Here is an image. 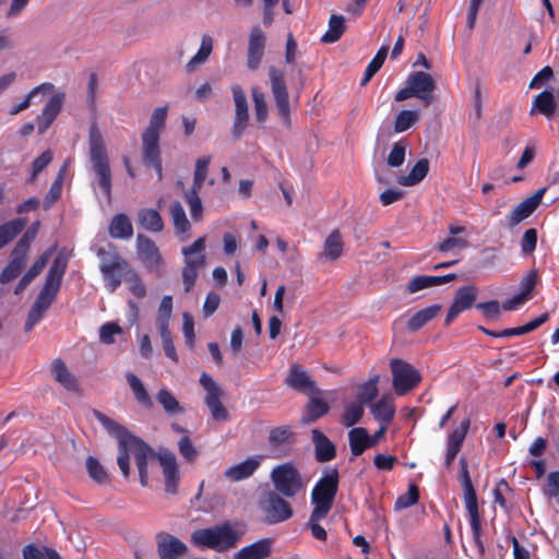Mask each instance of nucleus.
I'll return each instance as SVG.
<instances>
[{
    "label": "nucleus",
    "mask_w": 559,
    "mask_h": 559,
    "mask_svg": "<svg viewBox=\"0 0 559 559\" xmlns=\"http://www.w3.org/2000/svg\"><path fill=\"white\" fill-rule=\"evenodd\" d=\"M127 381L134 394L135 400L145 407L152 406V400L141 380L132 372L126 374Z\"/></svg>",
    "instance_id": "obj_45"
},
{
    "label": "nucleus",
    "mask_w": 559,
    "mask_h": 559,
    "mask_svg": "<svg viewBox=\"0 0 559 559\" xmlns=\"http://www.w3.org/2000/svg\"><path fill=\"white\" fill-rule=\"evenodd\" d=\"M138 222L142 228L151 233H160L164 222L160 214L153 209H141L138 212Z\"/></svg>",
    "instance_id": "obj_36"
},
{
    "label": "nucleus",
    "mask_w": 559,
    "mask_h": 559,
    "mask_svg": "<svg viewBox=\"0 0 559 559\" xmlns=\"http://www.w3.org/2000/svg\"><path fill=\"white\" fill-rule=\"evenodd\" d=\"M211 163V156H203L195 163L192 188L202 189L207 177V169Z\"/></svg>",
    "instance_id": "obj_58"
},
{
    "label": "nucleus",
    "mask_w": 559,
    "mask_h": 559,
    "mask_svg": "<svg viewBox=\"0 0 559 559\" xmlns=\"http://www.w3.org/2000/svg\"><path fill=\"white\" fill-rule=\"evenodd\" d=\"M200 191H201V189H195V188L191 187L185 193L186 201L190 207L191 217L194 221L201 218L202 213H203V206H202V202H201V199L199 195Z\"/></svg>",
    "instance_id": "obj_56"
},
{
    "label": "nucleus",
    "mask_w": 559,
    "mask_h": 559,
    "mask_svg": "<svg viewBox=\"0 0 559 559\" xmlns=\"http://www.w3.org/2000/svg\"><path fill=\"white\" fill-rule=\"evenodd\" d=\"M330 412V405L321 397L310 396L309 401L305 406V412L301 416L300 423L309 425Z\"/></svg>",
    "instance_id": "obj_32"
},
{
    "label": "nucleus",
    "mask_w": 559,
    "mask_h": 559,
    "mask_svg": "<svg viewBox=\"0 0 559 559\" xmlns=\"http://www.w3.org/2000/svg\"><path fill=\"white\" fill-rule=\"evenodd\" d=\"M371 413L376 420L381 425L388 426L395 415L393 397L390 394L383 395L371 406Z\"/></svg>",
    "instance_id": "obj_33"
},
{
    "label": "nucleus",
    "mask_w": 559,
    "mask_h": 559,
    "mask_svg": "<svg viewBox=\"0 0 559 559\" xmlns=\"http://www.w3.org/2000/svg\"><path fill=\"white\" fill-rule=\"evenodd\" d=\"M86 469L88 476L97 484H106L109 481V476L100 462L94 456H87Z\"/></svg>",
    "instance_id": "obj_52"
},
{
    "label": "nucleus",
    "mask_w": 559,
    "mask_h": 559,
    "mask_svg": "<svg viewBox=\"0 0 559 559\" xmlns=\"http://www.w3.org/2000/svg\"><path fill=\"white\" fill-rule=\"evenodd\" d=\"M441 305H432L415 312L407 321V330L417 332L431 321L441 310Z\"/></svg>",
    "instance_id": "obj_35"
},
{
    "label": "nucleus",
    "mask_w": 559,
    "mask_h": 559,
    "mask_svg": "<svg viewBox=\"0 0 559 559\" xmlns=\"http://www.w3.org/2000/svg\"><path fill=\"white\" fill-rule=\"evenodd\" d=\"M251 95L254 107V118L258 123L263 124L266 121L269 114L265 94L258 87H252Z\"/></svg>",
    "instance_id": "obj_49"
},
{
    "label": "nucleus",
    "mask_w": 559,
    "mask_h": 559,
    "mask_svg": "<svg viewBox=\"0 0 559 559\" xmlns=\"http://www.w3.org/2000/svg\"><path fill=\"white\" fill-rule=\"evenodd\" d=\"M273 540L261 538L248 546L242 547L234 555V559H266L271 556Z\"/></svg>",
    "instance_id": "obj_27"
},
{
    "label": "nucleus",
    "mask_w": 559,
    "mask_h": 559,
    "mask_svg": "<svg viewBox=\"0 0 559 559\" xmlns=\"http://www.w3.org/2000/svg\"><path fill=\"white\" fill-rule=\"evenodd\" d=\"M294 432L288 426H278L273 428L269 435V443L273 447H280L285 443H293Z\"/></svg>",
    "instance_id": "obj_53"
},
{
    "label": "nucleus",
    "mask_w": 559,
    "mask_h": 559,
    "mask_svg": "<svg viewBox=\"0 0 559 559\" xmlns=\"http://www.w3.org/2000/svg\"><path fill=\"white\" fill-rule=\"evenodd\" d=\"M364 415V407L360 403L347 404L342 415V424L345 427L355 426Z\"/></svg>",
    "instance_id": "obj_54"
},
{
    "label": "nucleus",
    "mask_w": 559,
    "mask_h": 559,
    "mask_svg": "<svg viewBox=\"0 0 559 559\" xmlns=\"http://www.w3.org/2000/svg\"><path fill=\"white\" fill-rule=\"evenodd\" d=\"M269 78L278 116L284 126L290 127L289 95L285 82V73L283 70L272 66L269 68Z\"/></svg>",
    "instance_id": "obj_13"
},
{
    "label": "nucleus",
    "mask_w": 559,
    "mask_h": 559,
    "mask_svg": "<svg viewBox=\"0 0 559 559\" xmlns=\"http://www.w3.org/2000/svg\"><path fill=\"white\" fill-rule=\"evenodd\" d=\"M406 144L404 141H397L393 144L391 152L386 158L390 167H400L405 160Z\"/></svg>",
    "instance_id": "obj_62"
},
{
    "label": "nucleus",
    "mask_w": 559,
    "mask_h": 559,
    "mask_svg": "<svg viewBox=\"0 0 559 559\" xmlns=\"http://www.w3.org/2000/svg\"><path fill=\"white\" fill-rule=\"evenodd\" d=\"M419 499V488L416 484H411L405 493L397 497L395 501V509L402 510L407 509L418 502Z\"/></svg>",
    "instance_id": "obj_57"
},
{
    "label": "nucleus",
    "mask_w": 559,
    "mask_h": 559,
    "mask_svg": "<svg viewBox=\"0 0 559 559\" xmlns=\"http://www.w3.org/2000/svg\"><path fill=\"white\" fill-rule=\"evenodd\" d=\"M344 243L342 235L338 229H334L326 237L323 243V250L318 255L319 261L331 260L334 261L343 254Z\"/></svg>",
    "instance_id": "obj_31"
},
{
    "label": "nucleus",
    "mask_w": 559,
    "mask_h": 559,
    "mask_svg": "<svg viewBox=\"0 0 559 559\" xmlns=\"http://www.w3.org/2000/svg\"><path fill=\"white\" fill-rule=\"evenodd\" d=\"M287 499L278 492L264 491L258 501L262 522L266 525H276L290 520L294 515V509Z\"/></svg>",
    "instance_id": "obj_7"
},
{
    "label": "nucleus",
    "mask_w": 559,
    "mask_h": 559,
    "mask_svg": "<svg viewBox=\"0 0 559 559\" xmlns=\"http://www.w3.org/2000/svg\"><path fill=\"white\" fill-rule=\"evenodd\" d=\"M436 83L432 76L423 71L411 73L406 81V86L395 94L396 102H403L411 97L420 99L425 106H429L433 102V91Z\"/></svg>",
    "instance_id": "obj_9"
},
{
    "label": "nucleus",
    "mask_w": 559,
    "mask_h": 559,
    "mask_svg": "<svg viewBox=\"0 0 559 559\" xmlns=\"http://www.w3.org/2000/svg\"><path fill=\"white\" fill-rule=\"evenodd\" d=\"M240 535L229 522L209 528H200L191 534V543L199 548H209L218 552L234 548Z\"/></svg>",
    "instance_id": "obj_4"
},
{
    "label": "nucleus",
    "mask_w": 559,
    "mask_h": 559,
    "mask_svg": "<svg viewBox=\"0 0 559 559\" xmlns=\"http://www.w3.org/2000/svg\"><path fill=\"white\" fill-rule=\"evenodd\" d=\"M231 93L235 103V118L231 134L235 140H239L249 124V108L247 96L239 84L231 86Z\"/></svg>",
    "instance_id": "obj_16"
},
{
    "label": "nucleus",
    "mask_w": 559,
    "mask_h": 559,
    "mask_svg": "<svg viewBox=\"0 0 559 559\" xmlns=\"http://www.w3.org/2000/svg\"><path fill=\"white\" fill-rule=\"evenodd\" d=\"M156 399L167 414L177 415L183 413V407L180 406L179 402L169 390L160 389L157 392Z\"/></svg>",
    "instance_id": "obj_48"
},
{
    "label": "nucleus",
    "mask_w": 559,
    "mask_h": 559,
    "mask_svg": "<svg viewBox=\"0 0 559 559\" xmlns=\"http://www.w3.org/2000/svg\"><path fill=\"white\" fill-rule=\"evenodd\" d=\"M122 329L121 326L116 322H107L103 324L99 329V341L103 344H114L115 343V335L121 334Z\"/></svg>",
    "instance_id": "obj_64"
},
{
    "label": "nucleus",
    "mask_w": 559,
    "mask_h": 559,
    "mask_svg": "<svg viewBox=\"0 0 559 559\" xmlns=\"http://www.w3.org/2000/svg\"><path fill=\"white\" fill-rule=\"evenodd\" d=\"M533 110H537L546 118L551 119L556 111V100L554 94L547 90L539 93L534 99L532 111Z\"/></svg>",
    "instance_id": "obj_41"
},
{
    "label": "nucleus",
    "mask_w": 559,
    "mask_h": 559,
    "mask_svg": "<svg viewBox=\"0 0 559 559\" xmlns=\"http://www.w3.org/2000/svg\"><path fill=\"white\" fill-rule=\"evenodd\" d=\"M123 282L128 284L129 290L138 299L146 296V287L139 273L132 266L127 271Z\"/></svg>",
    "instance_id": "obj_50"
},
{
    "label": "nucleus",
    "mask_w": 559,
    "mask_h": 559,
    "mask_svg": "<svg viewBox=\"0 0 559 559\" xmlns=\"http://www.w3.org/2000/svg\"><path fill=\"white\" fill-rule=\"evenodd\" d=\"M346 29L345 19L343 15L332 14L329 20V28L322 35L321 41L325 44H333L340 40Z\"/></svg>",
    "instance_id": "obj_40"
},
{
    "label": "nucleus",
    "mask_w": 559,
    "mask_h": 559,
    "mask_svg": "<svg viewBox=\"0 0 559 559\" xmlns=\"http://www.w3.org/2000/svg\"><path fill=\"white\" fill-rule=\"evenodd\" d=\"M261 461L258 457H248L224 472V476L230 481H240L249 478L260 467Z\"/></svg>",
    "instance_id": "obj_28"
},
{
    "label": "nucleus",
    "mask_w": 559,
    "mask_h": 559,
    "mask_svg": "<svg viewBox=\"0 0 559 559\" xmlns=\"http://www.w3.org/2000/svg\"><path fill=\"white\" fill-rule=\"evenodd\" d=\"M266 37L259 26H253L249 34L247 66L251 70H257L264 56Z\"/></svg>",
    "instance_id": "obj_23"
},
{
    "label": "nucleus",
    "mask_w": 559,
    "mask_h": 559,
    "mask_svg": "<svg viewBox=\"0 0 559 559\" xmlns=\"http://www.w3.org/2000/svg\"><path fill=\"white\" fill-rule=\"evenodd\" d=\"M389 52V45H383L376 53V56L368 63L364 78L361 80V85H366L372 76L381 69L383 66L385 58Z\"/></svg>",
    "instance_id": "obj_44"
},
{
    "label": "nucleus",
    "mask_w": 559,
    "mask_h": 559,
    "mask_svg": "<svg viewBox=\"0 0 559 559\" xmlns=\"http://www.w3.org/2000/svg\"><path fill=\"white\" fill-rule=\"evenodd\" d=\"M340 484V473L337 468H331L316 483L311 491V503L314 510V516H321L322 513H329L332 510Z\"/></svg>",
    "instance_id": "obj_6"
},
{
    "label": "nucleus",
    "mask_w": 559,
    "mask_h": 559,
    "mask_svg": "<svg viewBox=\"0 0 559 559\" xmlns=\"http://www.w3.org/2000/svg\"><path fill=\"white\" fill-rule=\"evenodd\" d=\"M88 158L94 179L91 182L92 189L99 190L104 198L111 202L112 199V171L106 144L96 119H93L88 127Z\"/></svg>",
    "instance_id": "obj_1"
},
{
    "label": "nucleus",
    "mask_w": 559,
    "mask_h": 559,
    "mask_svg": "<svg viewBox=\"0 0 559 559\" xmlns=\"http://www.w3.org/2000/svg\"><path fill=\"white\" fill-rule=\"evenodd\" d=\"M68 259L59 253L52 261L45 278L44 286L36 297L25 322V331H31L44 317L55 301L67 271Z\"/></svg>",
    "instance_id": "obj_2"
},
{
    "label": "nucleus",
    "mask_w": 559,
    "mask_h": 559,
    "mask_svg": "<svg viewBox=\"0 0 559 559\" xmlns=\"http://www.w3.org/2000/svg\"><path fill=\"white\" fill-rule=\"evenodd\" d=\"M471 427V419H464L448 437L447 445L461 449Z\"/></svg>",
    "instance_id": "obj_59"
},
{
    "label": "nucleus",
    "mask_w": 559,
    "mask_h": 559,
    "mask_svg": "<svg viewBox=\"0 0 559 559\" xmlns=\"http://www.w3.org/2000/svg\"><path fill=\"white\" fill-rule=\"evenodd\" d=\"M205 238L200 237L192 245L183 247L181 253L185 257V266L182 269V281L185 290L192 289L198 277L199 269L205 265Z\"/></svg>",
    "instance_id": "obj_10"
},
{
    "label": "nucleus",
    "mask_w": 559,
    "mask_h": 559,
    "mask_svg": "<svg viewBox=\"0 0 559 559\" xmlns=\"http://www.w3.org/2000/svg\"><path fill=\"white\" fill-rule=\"evenodd\" d=\"M156 540L160 559H178L188 551L187 545L169 533L159 532L156 535Z\"/></svg>",
    "instance_id": "obj_21"
},
{
    "label": "nucleus",
    "mask_w": 559,
    "mask_h": 559,
    "mask_svg": "<svg viewBox=\"0 0 559 559\" xmlns=\"http://www.w3.org/2000/svg\"><path fill=\"white\" fill-rule=\"evenodd\" d=\"M51 372L55 380L60 383L66 390L75 392L79 390L76 378L61 358H56L51 362Z\"/></svg>",
    "instance_id": "obj_30"
},
{
    "label": "nucleus",
    "mask_w": 559,
    "mask_h": 559,
    "mask_svg": "<svg viewBox=\"0 0 559 559\" xmlns=\"http://www.w3.org/2000/svg\"><path fill=\"white\" fill-rule=\"evenodd\" d=\"M170 214L177 235H185L191 229L186 212L179 202L171 204Z\"/></svg>",
    "instance_id": "obj_46"
},
{
    "label": "nucleus",
    "mask_w": 559,
    "mask_h": 559,
    "mask_svg": "<svg viewBox=\"0 0 559 559\" xmlns=\"http://www.w3.org/2000/svg\"><path fill=\"white\" fill-rule=\"evenodd\" d=\"M419 120V114L416 110H402L394 120V131L402 133L408 130L413 124Z\"/></svg>",
    "instance_id": "obj_51"
},
{
    "label": "nucleus",
    "mask_w": 559,
    "mask_h": 559,
    "mask_svg": "<svg viewBox=\"0 0 559 559\" xmlns=\"http://www.w3.org/2000/svg\"><path fill=\"white\" fill-rule=\"evenodd\" d=\"M156 457L162 467L166 493L176 495L180 481V472L175 454L170 451H163Z\"/></svg>",
    "instance_id": "obj_19"
},
{
    "label": "nucleus",
    "mask_w": 559,
    "mask_h": 559,
    "mask_svg": "<svg viewBox=\"0 0 559 559\" xmlns=\"http://www.w3.org/2000/svg\"><path fill=\"white\" fill-rule=\"evenodd\" d=\"M348 442L353 456H359L367 449L376 445V440H371L367 429L362 427H354L349 430Z\"/></svg>",
    "instance_id": "obj_29"
},
{
    "label": "nucleus",
    "mask_w": 559,
    "mask_h": 559,
    "mask_svg": "<svg viewBox=\"0 0 559 559\" xmlns=\"http://www.w3.org/2000/svg\"><path fill=\"white\" fill-rule=\"evenodd\" d=\"M142 160L146 167L154 168L157 179H163V166L159 146L142 147Z\"/></svg>",
    "instance_id": "obj_43"
},
{
    "label": "nucleus",
    "mask_w": 559,
    "mask_h": 559,
    "mask_svg": "<svg viewBox=\"0 0 559 559\" xmlns=\"http://www.w3.org/2000/svg\"><path fill=\"white\" fill-rule=\"evenodd\" d=\"M159 334L162 338L163 349L165 355L170 358L174 362L178 361V355L174 345L173 335L169 328H160Z\"/></svg>",
    "instance_id": "obj_63"
},
{
    "label": "nucleus",
    "mask_w": 559,
    "mask_h": 559,
    "mask_svg": "<svg viewBox=\"0 0 559 559\" xmlns=\"http://www.w3.org/2000/svg\"><path fill=\"white\" fill-rule=\"evenodd\" d=\"M546 188L538 189L534 194L521 201L508 216V225L513 227L530 217L538 207Z\"/></svg>",
    "instance_id": "obj_24"
},
{
    "label": "nucleus",
    "mask_w": 559,
    "mask_h": 559,
    "mask_svg": "<svg viewBox=\"0 0 559 559\" xmlns=\"http://www.w3.org/2000/svg\"><path fill=\"white\" fill-rule=\"evenodd\" d=\"M460 480L463 487L464 502L468 514L473 540L478 549V552L484 555L485 545L481 539L483 526L480 513L478 510L477 493L469 476L468 462L465 456L460 457Z\"/></svg>",
    "instance_id": "obj_3"
},
{
    "label": "nucleus",
    "mask_w": 559,
    "mask_h": 559,
    "mask_svg": "<svg viewBox=\"0 0 559 559\" xmlns=\"http://www.w3.org/2000/svg\"><path fill=\"white\" fill-rule=\"evenodd\" d=\"M476 298L477 288L475 286L466 285L457 288L445 316L444 325L449 326L462 312L471 309Z\"/></svg>",
    "instance_id": "obj_18"
},
{
    "label": "nucleus",
    "mask_w": 559,
    "mask_h": 559,
    "mask_svg": "<svg viewBox=\"0 0 559 559\" xmlns=\"http://www.w3.org/2000/svg\"><path fill=\"white\" fill-rule=\"evenodd\" d=\"M168 106L154 109L150 117L148 126L141 135L142 147L159 146L160 133L166 126Z\"/></svg>",
    "instance_id": "obj_20"
},
{
    "label": "nucleus",
    "mask_w": 559,
    "mask_h": 559,
    "mask_svg": "<svg viewBox=\"0 0 559 559\" xmlns=\"http://www.w3.org/2000/svg\"><path fill=\"white\" fill-rule=\"evenodd\" d=\"M109 235L115 239H128L133 235V226L127 214H116L109 224Z\"/></svg>",
    "instance_id": "obj_34"
},
{
    "label": "nucleus",
    "mask_w": 559,
    "mask_h": 559,
    "mask_svg": "<svg viewBox=\"0 0 559 559\" xmlns=\"http://www.w3.org/2000/svg\"><path fill=\"white\" fill-rule=\"evenodd\" d=\"M429 171V160L427 158L418 159L412 167L407 176L399 179V183L405 187H411L424 180Z\"/></svg>",
    "instance_id": "obj_38"
},
{
    "label": "nucleus",
    "mask_w": 559,
    "mask_h": 559,
    "mask_svg": "<svg viewBox=\"0 0 559 559\" xmlns=\"http://www.w3.org/2000/svg\"><path fill=\"white\" fill-rule=\"evenodd\" d=\"M213 50V39L210 35H203L198 52L189 60L186 68L188 72L195 70L197 66L206 61Z\"/></svg>",
    "instance_id": "obj_42"
},
{
    "label": "nucleus",
    "mask_w": 559,
    "mask_h": 559,
    "mask_svg": "<svg viewBox=\"0 0 559 559\" xmlns=\"http://www.w3.org/2000/svg\"><path fill=\"white\" fill-rule=\"evenodd\" d=\"M66 167H62L55 179V181L51 183L48 192L46 193L44 201H43V207L44 210L48 211L50 210L55 203L60 199L62 193V180H63V174H64Z\"/></svg>",
    "instance_id": "obj_47"
},
{
    "label": "nucleus",
    "mask_w": 559,
    "mask_h": 559,
    "mask_svg": "<svg viewBox=\"0 0 559 559\" xmlns=\"http://www.w3.org/2000/svg\"><path fill=\"white\" fill-rule=\"evenodd\" d=\"M135 249L143 266L148 272L158 274L164 264V259L156 243L147 236L138 234Z\"/></svg>",
    "instance_id": "obj_15"
},
{
    "label": "nucleus",
    "mask_w": 559,
    "mask_h": 559,
    "mask_svg": "<svg viewBox=\"0 0 559 559\" xmlns=\"http://www.w3.org/2000/svg\"><path fill=\"white\" fill-rule=\"evenodd\" d=\"M173 313V297L171 296H164L159 307H158V313H157V325L158 329L160 328H169V321Z\"/></svg>",
    "instance_id": "obj_60"
},
{
    "label": "nucleus",
    "mask_w": 559,
    "mask_h": 559,
    "mask_svg": "<svg viewBox=\"0 0 559 559\" xmlns=\"http://www.w3.org/2000/svg\"><path fill=\"white\" fill-rule=\"evenodd\" d=\"M95 418L102 424V426L118 440V457L117 463L122 473L127 478L130 475V455L129 452V439L128 430L120 424L112 420L102 412H95Z\"/></svg>",
    "instance_id": "obj_11"
},
{
    "label": "nucleus",
    "mask_w": 559,
    "mask_h": 559,
    "mask_svg": "<svg viewBox=\"0 0 559 559\" xmlns=\"http://www.w3.org/2000/svg\"><path fill=\"white\" fill-rule=\"evenodd\" d=\"M377 382L378 377L368 380L358 388V403L361 405L368 404L378 396L379 390Z\"/></svg>",
    "instance_id": "obj_55"
},
{
    "label": "nucleus",
    "mask_w": 559,
    "mask_h": 559,
    "mask_svg": "<svg viewBox=\"0 0 559 559\" xmlns=\"http://www.w3.org/2000/svg\"><path fill=\"white\" fill-rule=\"evenodd\" d=\"M129 447L134 455L135 464L139 471L140 484L143 487L148 485L147 462L150 457L156 456L154 450L141 438L131 435L128 431Z\"/></svg>",
    "instance_id": "obj_17"
},
{
    "label": "nucleus",
    "mask_w": 559,
    "mask_h": 559,
    "mask_svg": "<svg viewBox=\"0 0 559 559\" xmlns=\"http://www.w3.org/2000/svg\"><path fill=\"white\" fill-rule=\"evenodd\" d=\"M390 368L393 377L394 391L400 396L407 394L421 381L419 371L403 359H392L390 361Z\"/></svg>",
    "instance_id": "obj_14"
},
{
    "label": "nucleus",
    "mask_w": 559,
    "mask_h": 559,
    "mask_svg": "<svg viewBox=\"0 0 559 559\" xmlns=\"http://www.w3.org/2000/svg\"><path fill=\"white\" fill-rule=\"evenodd\" d=\"M286 384L295 391L304 394L321 393V391L317 388L314 380H312L307 374L305 369L298 364L290 366L286 378Z\"/></svg>",
    "instance_id": "obj_22"
},
{
    "label": "nucleus",
    "mask_w": 559,
    "mask_h": 559,
    "mask_svg": "<svg viewBox=\"0 0 559 559\" xmlns=\"http://www.w3.org/2000/svg\"><path fill=\"white\" fill-rule=\"evenodd\" d=\"M329 513H322L321 516H314V510L311 511L310 518L306 523V526L310 528L311 535L318 540H326L328 533L324 527L319 523L321 520L325 519Z\"/></svg>",
    "instance_id": "obj_61"
},
{
    "label": "nucleus",
    "mask_w": 559,
    "mask_h": 559,
    "mask_svg": "<svg viewBox=\"0 0 559 559\" xmlns=\"http://www.w3.org/2000/svg\"><path fill=\"white\" fill-rule=\"evenodd\" d=\"M199 382L205 391L204 404L207 406L212 419L217 423L229 421V412L222 402L224 390L206 372L201 374Z\"/></svg>",
    "instance_id": "obj_12"
},
{
    "label": "nucleus",
    "mask_w": 559,
    "mask_h": 559,
    "mask_svg": "<svg viewBox=\"0 0 559 559\" xmlns=\"http://www.w3.org/2000/svg\"><path fill=\"white\" fill-rule=\"evenodd\" d=\"M114 251H107L104 248L96 250V255L99 258V271L103 275L104 286L109 293H115L122 281H124L127 271L131 267L130 263L121 257L116 248Z\"/></svg>",
    "instance_id": "obj_5"
},
{
    "label": "nucleus",
    "mask_w": 559,
    "mask_h": 559,
    "mask_svg": "<svg viewBox=\"0 0 559 559\" xmlns=\"http://www.w3.org/2000/svg\"><path fill=\"white\" fill-rule=\"evenodd\" d=\"M270 477L274 486L273 491L288 499L296 497L305 486L300 472L293 463L275 466Z\"/></svg>",
    "instance_id": "obj_8"
},
{
    "label": "nucleus",
    "mask_w": 559,
    "mask_h": 559,
    "mask_svg": "<svg viewBox=\"0 0 559 559\" xmlns=\"http://www.w3.org/2000/svg\"><path fill=\"white\" fill-rule=\"evenodd\" d=\"M63 94H55L44 106L41 114L36 117L38 133L44 134L56 120L62 109Z\"/></svg>",
    "instance_id": "obj_25"
},
{
    "label": "nucleus",
    "mask_w": 559,
    "mask_h": 559,
    "mask_svg": "<svg viewBox=\"0 0 559 559\" xmlns=\"http://www.w3.org/2000/svg\"><path fill=\"white\" fill-rule=\"evenodd\" d=\"M27 221L17 217L0 225V249L11 242L25 228Z\"/></svg>",
    "instance_id": "obj_37"
},
{
    "label": "nucleus",
    "mask_w": 559,
    "mask_h": 559,
    "mask_svg": "<svg viewBox=\"0 0 559 559\" xmlns=\"http://www.w3.org/2000/svg\"><path fill=\"white\" fill-rule=\"evenodd\" d=\"M53 88H55V86L52 83L45 82V83L39 84L38 86H36L32 91H29V93L25 96V98L20 104L12 106L10 108L9 114L11 116H15V115L20 114L21 111L27 109L32 105V103L36 96H38L39 94L48 95L53 91Z\"/></svg>",
    "instance_id": "obj_39"
},
{
    "label": "nucleus",
    "mask_w": 559,
    "mask_h": 559,
    "mask_svg": "<svg viewBox=\"0 0 559 559\" xmlns=\"http://www.w3.org/2000/svg\"><path fill=\"white\" fill-rule=\"evenodd\" d=\"M311 441L314 447V457L319 463H325L336 457L335 444L319 429L311 431Z\"/></svg>",
    "instance_id": "obj_26"
}]
</instances>
